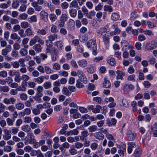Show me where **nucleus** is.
I'll list each match as a JSON object with an SVG mask.
<instances>
[{
  "label": "nucleus",
  "mask_w": 157,
  "mask_h": 157,
  "mask_svg": "<svg viewBox=\"0 0 157 157\" xmlns=\"http://www.w3.org/2000/svg\"><path fill=\"white\" fill-rule=\"evenodd\" d=\"M157 47V40H153L146 44L145 49L147 51H151Z\"/></svg>",
  "instance_id": "obj_1"
},
{
  "label": "nucleus",
  "mask_w": 157,
  "mask_h": 157,
  "mask_svg": "<svg viewBox=\"0 0 157 157\" xmlns=\"http://www.w3.org/2000/svg\"><path fill=\"white\" fill-rule=\"evenodd\" d=\"M39 43L38 44L43 45L44 44V40H42L40 37L38 35L35 36L32 38L29 42V45L30 46H32L36 43Z\"/></svg>",
  "instance_id": "obj_2"
},
{
  "label": "nucleus",
  "mask_w": 157,
  "mask_h": 157,
  "mask_svg": "<svg viewBox=\"0 0 157 157\" xmlns=\"http://www.w3.org/2000/svg\"><path fill=\"white\" fill-rule=\"evenodd\" d=\"M87 108L89 110H91L94 113H98L100 112V110L102 109V107L99 105H96L95 107L93 105H88Z\"/></svg>",
  "instance_id": "obj_3"
},
{
  "label": "nucleus",
  "mask_w": 157,
  "mask_h": 157,
  "mask_svg": "<svg viewBox=\"0 0 157 157\" xmlns=\"http://www.w3.org/2000/svg\"><path fill=\"white\" fill-rule=\"evenodd\" d=\"M86 45L87 47L90 49L97 48L96 41L93 39H91L89 40L86 43Z\"/></svg>",
  "instance_id": "obj_4"
},
{
  "label": "nucleus",
  "mask_w": 157,
  "mask_h": 157,
  "mask_svg": "<svg viewBox=\"0 0 157 157\" xmlns=\"http://www.w3.org/2000/svg\"><path fill=\"white\" fill-rule=\"evenodd\" d=\"M121 45L122 51L128 50L130 48H132V46H130L128 42L124 40L121 41Z\"/></svg>",
  "instance_id": "obj_5"
},
{
  "label": "nucleus",
  "mask_w": 157,
  "mask_h": 157,
  "mask_svg": "<svg viewBox=\"0 0 157 157\" xmlns=\"http://www.w3.org/2000/svg\"><path fill=\"white\" fill-rule=\"evenodd\" d=\"M16 101V99L13 97H11L9 98H5L4 99L3 102L5 104L8 105L9 104L13 105Z\"/></svg>",
  "instance_id": "obj_6"
},
{
  "label": "nucleus",
  "mask_w": 157,
  "mask_h": 157,
  "mask_svg": "<svg viewBox=\"0 0 157 157\" xmlns=\"http://www.w3.org/2000/svg\"><path fill=\"white\" fill-rule=\"evenodd\" d=\"M126 135L128 140L130 141L133 140L136 136V134L132 132V131L128 130L126 133Z\"/></svg>",
  "instance_id": "obj_7"
},
{
  "label": "nucleus",
  "mask_w": 157,
  "mask_h": 157,
  "mask_svg": "<svg viewBox=\"0 0 157 157\" xmlns=\"http://www.w3.org/2000/svg\"><path fill=\"white\" fill-rule=\"evenodd\" d=\"M48 13L44 10L41 11L40 13V19L45 22H47L48 21Z\"/></svg>",
  "instance_id": "obj_8"
},
{
  "label": "nucleus",
  "mask_w": 157,
  "mask_h": 157,
  "mask_svg": "<svg viewBox=\"0 0 157 157\" xmlns=\"http://www.w3.org/2000/svg\"><path fill=\"white\" fill-rule=\"evenodd\" d=\"M107 29L105 27H103L100 28L98 30L97 33L98 34L101 35V37L107 35Z\"/></svg>",
  "instance_id": "obj_9"
},
{
  "label": "nucleus",
  "mask_w": 157,
  "mask_h": 157,
  "mask_svg": "<svg viewBox=\"0 0 157 157\" xmlns=\"http://www.w3.org/2000/svg\"><path fill=\"white\" fill-rule=\"evenodd\" d=\"M116 73L117 74V79H121V80L124 79L123 77L125 75V73L123 71L118 70L116 71Z\"/></svg>",
  "instance_id": "obj_10"
},
{
  "label": "nucleus",
  "mask_w": 157,
  "mask_h": 157,
  "mask_svg": "<svg viewBox=\"0 0 157 157\" xmlns=\"http://www.w3.org/2000/svg\"><path fill=\"white\" fill-rule=\"evenodd\" d=\"M11 46L10 45H7L5 48L2 50V54L3 56L7 55L8 52H10L11 51Z\"/></svg>",
  "instance_id": "obj_11"
},
{
  "label": "nucleus",
  "mask_w": 157,
  "mask_h": 157,
  "mask_svg": "<svg viewBox=\"0 0 157 157\" xmlns=\"http://www.w3.org/2000/svg\"><path fill=\"white\" fill-rule=\"evenodd\" d=\"M134 88L132 84H125L123 87V90L124 92H128L133 90Z\"/></svg>",
  "instance_id": "obj_12"
},
{
  "label": "nucleus",
  "mask_w": 157,
  "mask_h": 157,
  "mask_svg": "<svg viewBox=\"0 0 157 157\" xmlns=\"http://www.w3.org/2000/svg\"><path fill=\"white\" fill-rule=\"evenodd\" d=\"M88 135L89 133L86 130L83 131L81 133V136H79L80 140L82 141L86 140Z\"/></svg>",
  "instance_id": "obj_13"
},
{
  "label": "nucleus",
  "mask_w": 157,
  "mask_h": 157,
  "mask_svg": "<svg viewBox=\"0 0 157 157\" xmlns=\"http://www.w3.org/2000/svg\"><path fill=\"white\" fill-rule=\"evenodd\" d=\"M5 134L3 136L4 139L5 140H8L11 138V135L9 131L6 129H4Z\"/></svg>",
  "instance_id": "obj_14"
},
{
  "label": "nucleus",
  "mask_w": 157,
  "mask_h": 157,
  "mask_svg": "<svg viewBox=\"0 0 157 157\" xmlns=\"http://www.w3.org/2000/svg\"><path fill=\"white\" fill-rule=\"evenodd\" d=\"M94 136L95 138L99 140H102L104 138V135L101 132H98L95 133Z\"/></svg>",
  "instance_id": "obj_15"
},
{
  "label": "nucleus",
  "mask_w": 157,
  "mask_h": 157,
  "mask_svg": "<svg viewBox=\"0 0 157 157\" xmlns=\"http://www.w3.org/2000/svg\"><path fill=\"white\" fill-rule=\"evenodd\" d=\"M10 37L12 39L14 40H16L17 41L19 42H20L21 41L20 36L16 33H14L11 34Z\"/></svg>",
  "instance_id": "obj_16"
},
{
  "label": "nucleus",
  "mask_w": 157,
  "mask_h": 157,
  "mask_svg": "<svg viewBox=\"0 0 157 157\" xmlns=\"http://www.w3.org/2000/svg\"><path fill=\"white\" fill-rule=\"evenodd\" d=\"M26 82L25 81H22L21 83V86H19V88H17V90L18 91H25L26 90Z\"/></svg>",
  "instance_id": "obj_17"
},
{
  "label": "nucleus",
  "mask_w": 157,
  "mask_h": 157,
  "mask_svg": "<svg viewBox=\"0 0 157 157\" xmlns=\"http://www.w3.org/2000/svg\"><path fill=\"white\" fill-rule=\"evenodd\" d=\"M40 44H36L33 47V49L35 50L36 53H39L41 51L42 47Z\"/></svg>",
  "instance_id": "obj_18"
},
{
  "label": "nucleus",
  "mask_w": 157,
  "mask_h": 157,
  "mask_svg": "<svg viewBox=\"0 0 157 157\" xmlns=\"http://www.w3.org/2000/svg\"><path fill=\"white\" fill-rule=\"evenodd\" d=\"M78 63L79 66L82 68L85 67L87 64V61L84 59L81 60L79 61Z\"/></svg>",
  "instance_id": "obj_19"
},
{
  "label": "nucleus",
  "mask_w": 157,
  "mask_h": 157,
  "mask_svg": "<svg viewBox=\"0 0 157 157\" xmlns=\"http://www.w3.org/2000/svg\"><path fill=\"white\" fill-rule=\"evenodd\" d=\"M142 150L139 148H137L135 150L134 155L135 157H140L142 155Z\"/></svg>",
  "instance_id": "obj_20"
},
{
  "label": "nucleus",
  "mask_w": 157,
  "mask_h": 157,
  "mask_svg": "<svg viewBox=\"0 0 157 157\" xmlns=\"http://www.w3.org/2000/svg\"><path fill=\"white\" fill-rule=\"evenodd\" d=\"M25 33L26 36H31L34 35V32L30 28L27 29L25 30Z\"/></svg>",
  "instance_id": "obj_21"
},
{
  "label": "nucleus",
  "mask_w": 157,
  "mask_h": 157,
  "mask_svg": "<svg viewBox=\"0 0 157 157\" xmlns=\"http://www.w3.org/2000/svg\"><path fill=\"white\" fill-rule=\"evenodd\" d=\"M69 12L71 17H75L76 16L77 11L76 9L72 8L69 10Z\"/></svg>",
  "instance_id": "obj_22"
},
{
  "label": "nucleus",
  "mask_w": 157,
  "mask_h": 157,
  "mask_svg": "<svg viewBox=\"0 0 157 157\" xmlns=\"http://www.w3.org/2000/svg\"><path fill=\"white\" fill-rule=\"evenodd\" d=\"M28 136L29 139V143L30 144H33L35 140L34 139V136L33 135V133L32 132H29L28 134Z\"/></svg>",
  "instance_id": "obj_23"
},
{
  "label": "nucleus",
  "mask_w": 157,
  "mask_h": 157,
  "mask_svg": "<svg viewBox=\"0 0 157 157\" xmlns=\"http://www.w3.org/2000/svg\"><path fill=\"white\" fill-rule=\"evenodd\" d=\"M10 90V88L6 85L3 86H0V92H8Z\"/></svg>",
  "instance_id": "obj_24"
},
{
  "label": "nucleus",
  "mask_w": 157,
  "mask_h": 157,
  "mask_svg": "<svg viewBox=\"0 0 157 157\" xmlns=\"http://www.w3.org/2000/svg\"><path fill=\"white\" fill-rule=\"evenodd\" d=\"M86 69L88 72L90 73H93L95 71V68L93 65H89Z\"/></svg>",
  "instance_id": "obj_25"
},
{
  "label": "nucleus",
  "mask_w": 157,
  "mask_h": 157,
  "mask_svg": "<svg viewBox=\"0 0 157 157\" xmlns=\"http://www.w3.org/2000/svg\"><path fill=\"white\" fill-rule=\"evenodd\" d=\"M57 34L56 33H54L53 34L50 35L48 36V38L49 41H50V43L52 44V41H54L56 39H57Z\"/></svg>",
  "instance_id": "obj_26"
},
{
  "label": "nucleus",
  "mask_w": 157,
  "mask_h": 157,
  "mask_svg": "<svg viewBox=\"0 0 157 157\" xmlns=\"http://www.w3.org/2000/svg\"><path fill=\"white\" fill-rule=\"evenodd\" d=\"M55 45L59 49L61 50L63 47V42L62 40L58 41L55 43Z\"/></svg>",
  "instance_id": "obj_27"
},
{
  "label": "nucleus",
  "mask_w": 157,
  "mask_h": 157,
  "mask_svg": "<svg viewBox=\"0 0 157 157\" xmlns=\"http://www.w3.org/2000/svg\"><path fill=\"white\" fill-rule=\"evenodd\" d=\"M67 87H64L62 89L63 94L68 96L70 95L71 93L69 91Z\"/></svg>",
  "instance_id": "obj_28"
},
{
  "label": "nucleus",
  "mask_w": 157,
  "mask_h": 157,
  "mask_svg": "<svg viewBox=\"0 0 157 157\" xmlns=\"http://www.w3.org/2000/svg\"><path fill=\"white\" fill-rule=\"evenodd\" d=\"M103 86L106 88H109L111 86V83L110 81L106 78H104V81L103 83Z\"/></svg>",
  "instance_id": "obj_29"
},
{
  "label": "nucleus",
  "mask_w": 157,
  "mask_h": 157,
  "mask_svg": "<svg viewBox=\"0 0 157 157\" xmlns=\"http://www.w3.org/2000/svg\"><path fill=\"white\" fill-rule=\"evenodd\" d=\"M98 127L97 126L94 125L90 126L88 129L90 132H93L96 131L97 130Z\"/></svg>",
  "instance_id": "obj_30"
},
{
  "label": "nucleus",
  "mask_w": 157,
  "mask_h": 157,
  "mask_svg": "<svg viewBox=\"0 0 157 157\" xmlns=\"http://www.w3.org/2000/svg\"><path fill=\"white\" fill-rule=\"evenodd\" d=\"M58 51L56 49H54V52L52 55V59L53 61H55L56 60V59L58 57Z\"/></svg>",
  "instance_id": "obj_31"
},
{
  "label": "nucleus",
  "mask_w": 157,
  "mask_h": 157,
  "mask_svg": "<svg viewBox=\"0 0 157 157\" xmlns=\"http://www.w3.org/2000/svg\"><path fill=\"white\" fill-rule=\"evenodd\" d=\"M138 17V15L137 12L135 11H133L131 13L130 19L131 20H134Z\"/></svg>",
  "instance_id": "obj_32"
},
{
  "label": "nucleus",
  "mask_w": 157,
  "mask_h": 157,
  "mask_svg": "<svg viewBox=\"0 0 157 157\" xmlns=\"http://www.w3.org/2000/svg\"><path fill=\"white\" fill-rule=\"evenodd\" d=\"M19 5V0H13L12 6L14 9L17 8Z\"/></svg>",
  "instance_id": "obj_33"
},
{
  "label": "nucleus",
  "mask_w": 157,
  "mask_h": 157,
  "mask_svg": "<svg viewBox=\"0 0 157 157\" xmlns=\"http://www.w3.org/2000/svg\"><path fill=\"white\" fill-rule=\"evenodd\" d=\"M103 9L104 11H108L109 12H111L113 10V8L111 6L105 5L104 6Z\"/></svg>",
  "instance_id": "obj_34"
},
{
  "label": "nucleus",
  "mask_w": 157,
  "mask_h": 157,
  "mask_svg": "<svg viewBox=\"0 0 157 157\" xmlns=\"http://www.w3.org/2000/svg\"><path fill=\"white\" fill-rule=\"evenodd\" d=\"M119 17L120 16L118 13H112L111 18L113 20L117 21L119 19Z\"/></svg>",
  "instance_id": "obj_35"
},
{
  "label": "nucleus",
  "mask_w": 157,
  "mask_h": 157,
  "mask_svg": "<svg viewBox=\"0 0 157 157\" xmlns=\"http://www.w3.org/2000/svg\"><path fill=\"white\" fill-rule=\"evenodd\" d=\"M49 18L50 20L52 22L55 21L57 18L56 15L53 13H52L49 14Z\"/></svg>",
  "instance_id": "obj_36"
},
{
  "label": "nucleus",
  "mask_w": 157,
  "mask_h": 157,
  "mask_svg": "<svg viewBox=\"0 0 157 157\" xmlns=\"http://www.w3.org/2000/svg\"><path fill=\"white\" fill-rule=\"evenodd\" d=\"M37 33L38 35L43 36L46 34V31L44 29H37Z\"/></svg>",
  "instance_id": "obj_37"
},
{
  "label": "nucleus",
  "mask_w": 157,
  "mask_h": 157,
  "mask_svg": "<svg viewBox=\"0 0 157 157\" xmlns=\"http://www.w3.org/2000/svg\"><path fill=\"white\" fill-rule=\"evenodd\" d=\"M94 101L98 102V104H101L103 103V101L101 98L99 97H95L93 98Z\"/></svg>",
  "instance_id": "obj_38"
},
{
  "label": "nucleus",
  "mask_w": 157,
  "mask_h": 157,
  "mask_svg": "<svg viewBox=\"0 0 157 157\" xmlns=\"http://www.w3.org/2000/svg\"><path fill=\"white\" fill-rule=\"evenodd\" d=\"M68 19L66 13H62L60 18V21L65 22Z\"/></svg>",
  "instance_id": "obj_39"
},
{
  "label": "nucleus",
  "mask_w": 157,
  "mask_h": 157,
  "mask_svg": "<svg viewBox=\"0 0 157 157\" xmlns=\"http://www.w3.org/2000/svg\"><path fill=\"white\" fill-rule=\"evenodd\" d=\"M44 77L43 76H41L38 78L34 79L35 82H37L39 84L42 83L44 80Z\"/></svg>",
  "instance_id": "obj_40"
},
{
  "label": "nucleus",
  "mask_w": 157,
  "mask_h": 157,
  "mask_svg": "<svg viewBox=\"0 0 157 157\" xmlns=\"http://www.w3.org/2000/svg\"><path fill=\"white\" fill-rule=\"evenodd\" d=\"M107 62L110 65L113 66L115 65L116 62L114 58H111L107 60Z\"/></svg>",
  "instance_id": "obj_41"
},
{
  "label": "nucleus",
  "mask_w": 157,
  "mask_h": 157,
  "mask_svg": "<svg viewBox=\"0 0 157 157\" xmlns=\"http://www.w3.org/2000/svg\"><path fill=\"white\" fill-rule=\"evenodd\" d=\"M28 21L30 23L36 22L37 21L36 16L35 15L32 16L30 18H28Z\"/></svg>",
  "instance_id": "obj_42"
},
{
  "label": "nucleus",
  "mask_w": 157,
  "mask_h": 157,
  "mask_svg": "<svg viewBox=\"0 0 157 157\" xmlns=\"http://www.w3.org/2000/svg\"><path fill=\"white\" fill-rule=\"evenodd\" d=\"M30 24L27 21L22 22L21 23V26L23 29H26L29 26Z\"/></svg>",
  "instance_id": "obj_43"
},
{
  "label": "nucleus",
  "mask_w": 157,
  "mask_h": 157,
  "mask_svg": "<svg viewBox=\"0 0 157 157\" xmlns=\"http://www.w3.org/2000/svg\"><path fill=\"white\" fill-rule=\"evenodd\" d=\"M16 108L18 110H21L24 109V105L21 103H19L15 105Z\"/></svg>",
  "instance_id": "obj_44"
},
{
  "label": "nucleus",
  "mask_w": 157,
  "mask_h": 157,
  "mask_svg": "<svg viewBox=\"0 0 157 157\" xmlns=\"http://www.w3.org/2000/svg\"><path fill=\"white\" fill-rule=\"evenodd\" d=\"M70 8H76L78 7V4L75 0L72 1L70 4Z\"/></svg>",
  "instance_id": "obj_45"
},
{
  "label": "nucleus",
  "mask_w": 157,
  "mask_h": 157,
  "mask_svg": "<svg viewBox=\"0 0 157 157\" xmlns=\"http://www.w3.org/2000/svg\"><path fill=\"white\" fill-rule=\"evenodd\" d=\"M43 86L46 89L50 88L52 87L51 83L49 82H46L44 83Z\"/></svg>",
  "instance_id": "obj_46"
},
{
  "label": "nucleus",
  "mask_w": 157,
  "mask_h": 157,
  "mask_svg": "<svg viewBox=\"0 0 157 157\" xmlns=\"http://www.w3.org/2000/svg\"><path fill=\"white\" fill-rule=\"evenodd\" d=\"M20 53L22 56H24L27 55L28 54V51L25 49L22 48L21 49Z\"/></svg>",
  "instance_id": "obj_47"
},
{
  "label": "nucleus",
  "mask_w": 157,
  "mask_h": 157,
  "mask_svg": "<svg viewBox=\"0 0 157 157\" xmlns=\"http://www.w3.org/2000/svg\"><path fill=\"white\" fill-rule=\"evenodd\" d=\"M19 72L17 71H13L12 70H10L9 72V75L10 76L13 77L14 76H16L19 74Z\"/></svg>",
  "instance_id": "obj_48"
},
{
  "label": "nucleus",
  "mask_w": 157,
  "mask_h": 157,
  "mask_svg": "<svg viewBox=\"0 0 157 157\" xmlns=\"http://www.w3.org/2000/svg\"><path fill=\"white\" fill-rule=\"evenodd\" d=\"M44 71L47 74H50L53 72V71L47 66L44 67Z\"/></svg>",
  "instance_id": "obj_49"
},
{
  "label": "nucleus",
  "mask_w": 157,
  "mask_h": 157,
  "mask_svg": "<svg viewBox=\"0 0 157 157\" xmlns=\"http://www.w3.org/2000/svg\"><path fill=\"white\" fill-rule=\"evenodd\" d=\"M18 34L22 38L25 37L26 36L25 33H24V30L23 29H21L18 31Z\"/></svg>",
  "instance_id": "obj_50"
},
{
  "label": "nucleus",
  "mask_w": 157,
  "mask_h": 157,
  "mask_svg": "<svg viewBox=\"0 0 157 157\" xmlns=\"http://www.w3.org/2000/svg\"><path fill=\"white\" fill-rule=\"evenodd\" d=\"M123 150H120L118 151V152L120 156H124V152L126 151V146L125 145H123Z\"/></svg>",
  "instance_id": "obj_51"
},
{
  "label": "nucleus",
  "mask_w": 157,
  "mask_h": 157,
  "mask_svg": "<svg viewBox=\"0 0 157 157\" xmlns=\"http://www.w3.org/2000/svg\"><path fill=\"white\" fill-rule=\"evenodd\" d=\"M108 36L106 35L101 37L103 38V41L106 44H108L109 42V39L108 37Z\"/></svg>",
  "instance_id": "obj_52"
},
{
  "label": "nucleus",
  "mask_w": 157,
  "mask_h": 157,
  "mask_svg": "<svg viewBox=\"0 0 157 157\" xmlns=\"http://www.w3.org/2000/svg\"><path fill=\"white\" fill-rule=\"evenodd\" d=\"M82 12L84 15L86 16L88 13L89 11L85 6H83L82 8Z\"/></svg>",
  "instance_id": "obj_53"
},
{
  "label": "nucleus",
  "mask_w": 157,
  "mask_h": 157,
  "mask_svg": "<svg viewBox=\"0 0 157 157\" xmlns=\"http://www.w3.org/2000/svg\"><path fill=\"white\" fill-rule=\"evenodd\" d=\"M30 79V77L26 75H23L21 77V80H23V81H25L26 82Z\"/></svg>",
  "instance_id": "obj_54"
},
{
  "label": "nucleus",
  "mask_w": 157,
  "mask_h": 157,
  "mask_svg": "<svg viewBox=\"0 0 157 157\" xmlns=\"http://www.w3.org/2000/svg\"><path fill=\"white\" fill-rule=\"evenodd\" d=\"M19 97L22 100L25 101L28 98L27 95L25 93H22L20 94Z\"/></svg>",
  "instance_id": "obj_55"
},
{
  "label": "nucleus",
  "mask_w": 157,
  "mask_h": 157,
  "mask_svg": "<svg viewBox=\"0 0 157 157\" xmlns=\"http://www.w3.org/2000/svg\"><path fill=\"white\" fill-rule=\"evenodd\" d=\"M22 129L26 132H28L30 130L31 128L29 125H26L22 127Z\"/></svg>",
  "instance_id": "obj_56"
},
{
  "label": "nucleus",
  "mask_w": 157,
  "mask_h": 157,
  "mask_svg": "<svg viewBox=\"0 0 157 157\" xmlns=\"http://www.w3.org/2000/svg\"><path fill=\"white\" fill-rule=\"evenodd\" d=\"M7 109L11 112H13L15 111L16 108L13 105H11L8 106Z\"/></svg>",
  "instance_id": "obj_57"
},
{
  "label": "nucleus",
  "mask_w": 157,
  "mask_h": 157,
  "mask_svg": "<svg viewBox=\"0 0 157 157\" xmlns=\"http://www.w3.org/2000/svg\"><path fill=\"white\" fill-rule=\"evenodd\" d=\"M112 27L113 29H114V31L117 34L120 33L121 30L117 25H113L112 26Z\"/></svg>",
  "instance_id": "obj_58"
},
{
  "label": "nucleus",
  "mask_w": 157,
  "mask_h": 157,
  "mask_svg": "<svg viewBox=\"0 0 157 157\" xmlns=\"http://www.w3.org/2000/svg\"><path fill=\"white\" fill-rule=\"evenodd\" d=\"M83 145L82 143L79 142H77L75 143V147L78 149L81 148L83 147Z\"/></svg>",
  "instance_id": "obj_59"
},
{
  "label": "nucleus",
  "mask_w": 157,
  "mask_h": 157,
  "mask_svg": "<svg viewBox=\"0 0 157 157\" xmlns=\"http://www.w3.org/2000/svg\"><path fill=\"white\" fill-rule=\"evenodd\" d=\"M51 31L52 33H57L58 32V30L57 29V26L54 25H52Z\"/></svg>",
  "instance_id": "obj_60"
},
{
  "label": "nucleus",
  "mask_w": 157,
  "mask_h": 157,
  "mask_svg": "<svg viewBox=\"0 0 157 157\" xmlns=\"http://www.w3.org/2000/svg\"><path fill=\"white\" fill-rule=\"evenodd\" d=\"M61 66L60 65L57 63H55L54 64L53 66V69L56 70H59L60 69Z\"/></svg>",
  "instance_id": "obj_61"
},
{
  "label": "nucleus",
  "mask_w": 157,
  "mask_h": 157,
  "mask_svg": "<svg viewBox=\"0 0 157 157\" xmlns=\"http://www.w3.org/2000/svg\"><path fill=\"white\" fill-rule=\"evenodd\" d=\"M70 153L72 155H74L77 154L78 151L75 148H71L69 150Z\"/></svg>",
  "instance_id": "obj_62"
},
{
  "label": "nucleus",
  "mask_w": 157,
  "mask_h": 157,
  "mask_svg": "<svg viewBox=\"0 0 157 157\" xmlns=\"http://www.w3.org/2000/svg\"><path fill=\"white\" fill-rule=\"evenodd\" d=\"M86 5L87 7L90 10L92 9L93 8V4L90 1L86 2Z\"/></svg>",
  "instance_id": "obj_63"
},
{
  "label": "nucleus",
  "mask_w": 157,
  "mask_h": 157,
  "mask_svg": "<svg viewBox=\"0 0 157 157\" xmlns=\"http://www.w3.org/2000/svg\"><path fill=\"white\" fill-rule=\"evenodd\" d=\"M61 6L63 9H66L68 8L69 4L67 2H65L61 4Z\"/></svg>",
  "instance_id": "obj_64"
}]
</instances>
